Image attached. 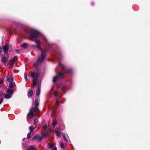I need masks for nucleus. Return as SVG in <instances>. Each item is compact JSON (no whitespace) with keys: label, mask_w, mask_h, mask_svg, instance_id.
<instances>
[{"label":"nucleus","mask_w":150,"mask_h":150,"mask_svg":"<svg viewBox=\"0 0 150 150\" xmlns=\"http://www.w3.org/2000/svg\"><path fill=\"white\" fill-rule=\"evenodd\" d=\"M35 43L36 45H32L31 47H34L35 49H37L40 50L41 51V57H39L38 60V63H41L44 60L45 57L46 55L47 50H42L40 47L41 45V42L38 40H36L35 41Z\"/></svg>","instance_id":"nucleus-1"},{"label":"nucleus","mask_w":150,"mask_h":150,"mask_svg":"<svg viewBox=\"0 0 150 150\" xmlns=\"http://www.w3.org/2000/svg\"><path fill=\"white\" fill-rule=\"evenodd\" d=\"M27 32L30 34V39L33 41L42 35L39 32L32 29H28L27 30Z\"/></svg>","instance_id":"nucleus-2"},{"label":"nucleus","mask_w":150,"mask_h":150,"mask_svg":"<svg viewBox=\"0 0 150 150\" xmlns=\"http://www.w3.org/2000/svg\"><path fill=\"white\" fill-rule=\"evenodd\" d=\"M39 75L40 73L38 71H32L30 73V76L32 79L33 88L37 84Z\"/></svg>","instance_id":"nucleus-3"},{"label":"nucleus","mask_w":150,"mask_h":150,"mask_svg":"<svg viewBox=\"0 0 150 150\" xmlns=\"http://www.w3.org/2000/svg\"><path fill=\"white\" fill-rule=\"evenodd\" d=\"M43 128V130L41 132V135L42 137H46L48 135L50 130L46 125L44 126Z\"/></svg>","instance_id":"nucleus-4"},{"label":"nucleus","mask_w":150,"mask_h":150,"mask_svg":"<svg viewBox=\"0 0 150 150\" xmlns=\"http://www.w3.org/2000/svg\"><path fill=\"white\" fill-rule=\"evenodd\" d=\"M64 74L62 72H60L58 74L57 76H54L53 79L52 81L54 82L56 81L59 78H62Z\"/></svg>","instance_id":"nucleus-5"},{"label":"nucleus","mask_w":150,"mask_h":150,"mask_svg":"<svg viewBox=\"0 0 150 150\" xmlns=\"http://www.w3.org/2000/svg\"><path fill=\"white\" fill-rule=\"evenodd\" d=\"M33 139L41 141L42 139V137L39 135L37 134L34 136L33 137Z\"/></svg>","instance_id":"nucleus-6"},{"label":"nucleus","mask_w":150,"mask_h":150,"mask_svg":"<svg viewBox=\"0 0 150 150\" xmlns=\"http://www.w3.org/2000/svg\"><path fill=\"white\" fill-rule=\"evenodd\" d=\"M37 85V89L36 90V95L37 96H39L40 93V86L38 84Z\"/></svg>","instance_id":"nucleus-7"},{"label":"nucleus","mask_w":150,"mask_h":150,"mask_svg":"<svg viewBox=\"0 0 150 150\" xmlns=\"http://www.w3.org/2000/svg\"><path fill=\"white\" fill-rule=\"evenodd\" d=\"M3 49L4 51V53L7 54L8 50V46L7 45H5L3 46Z\"/></svg>","instance_id":"nucleus-8"},{"label":"nucleus","mask_w":150,"mask_h":150,"mask_svg":"<svg viewBox=\"0 0 150 150\" xmlns=\"http://www.w3.org/2000/svg\"><path fill=\"white\" fill-rule=\"evenodd\" d=\"M33 112L32 109H30L29 112L28 114V116H29L30 119H32L33 117Z\"/></svg>","instance_id":"nucleus-9"},{"label":"nucleus","mask_w":150,"mask_h":150,"mask_svg":"<svg viewBox=\"0 0 150 150\" xmlns=\"http://www.w3.org/2000/svg\"><path fill=\"white\" fill-rule=\"evenodd\" d=\"M7 93L10 95H12V94H13L14 91L13 89H8L7 91Z\"/></svg>","instance_id":"nucleus-10"},{"label":"nucleus","mask_w":150,"mask_h":150,"mask_svg":"<svg viewBox=\"0 0 150 150\" xmlns=\"http://www.w3.org/2000/svg\"><path fill=\"white\" fill-rule=\"evenodd\" d=\"M8 58H6L5 56H2L1 57V61L3 63H4L7 61Z\"/></svg>","instance_id":"nucleus-11"},{"label":"nucleus","mask_w":150,"mask_h":150,"mask_svg":"<svg viewBox=\"0 0 150 150\" xmlns=\"http://www.w3.org/2000/svg\"><path fill=\"white\" fill-rule=\"evenodd\" d=\"M33 91L32 90H30L28 92V98H31L32 97Z\"/></svg>","instance_id":"nucleus-12"},{"label":"nucleus","mask_w":150,"mask_h":150,"mask_svg":"<svg viewBox=\"0 0 150 150\" xmlns=\"http://www.w3.org/2000/svg\"><path fill=\"white\" fill-rule=\"evenodd\" d=\"M39 98H36L35 99V106L36 107H38L39 105Z\"/></svg>","instance_id":"nucleus-13"},{"label":"nucleus","mask_w":150,"mask_h":150,"mask_svg":"<svg viewBox=\"0 0 150 150\" xmlns=\"http://www.w3.org/2000/svg\"><path fill=\"white\" fill-rule=\"evenodd\" d=\"M12 95L9 94H5V98L6 99H9L11 98Z\"/></svg>","instance_id":"nucleus-14"},{"label":"nucleus","mask_w":150,"mask_h":150,"mask_svg":"<svg viewBox=\"0 0 150 150\" xmlns=\"http://www.w3.org/2000/svg\"><path fill=\"white\" fill-rule=\"evenodd\" d=\"M7 81L10 83L11 82L13 81L12 77H7Z\"/></svg>","instance_id":"nucleus-15"},{"label":"nucleus","mask_w":150,"mask_h":150,"mask_svg":"<svg viewBox=\"0 0 150 150\" xmlns=\"http://www.w3.org/2000/svg\"><path fill=\"white\" fill-rule=\"evenodd\" d=\"M30 109L32 110V112H33L38 111V107H36L35 106L34 108H33L32 109Z\"/></svg>","instance_id":"nucleus-16"},{"label":"nucleus","mask_w":150,"mask_h":150,"mask_svg":"<svg viewBox=\"0 0 150 150\" xmlns=\"http://www.w3.org/2000/svg\"><path fill=\"white\" fill-rule=\"evenodd\" d=\"M61 133L60 132L57 131L56 132V134L57 136V137L58 138H60L61 137L60 136Z\"/></svg>","instance_id":"nucleus-17"},{"label":"nucleus","mask_w":150,"mask_h":150,"mask_svg":"<svg viewBox=\"0 0 150 150\" xmlns=\"http://www.w3.org/2000/svg\"><path fill=\"white\" fill-rule=\"evenodd\" d=\"M60 147L62 149H64L65 147L64 144L63 143H60Z\"/></svg>","instance_id":"nucleus-18"},{"label":"nucleus","mask_w":150,"mask_h":150,"mask_svg":"<svg viewBox=\"0 0 150 150\" xmlns=\"http://www.w3.org/2000/svg\"><path fill=\"white\" fill-rule=\"evenodd\" d=\"M24 78L25 79V80L26 81H27L28 80V78L27 74L26 72H25L24 73Z\"/></svg>","instance_id":"nucleus-19"},{"label":"nucleus","mask_w":150,"mask_h":150,"mask_svg":"<svg viewBox=\"0 0 150 150\" xmlns=\"http://www.w3.org/2000/svg\"><path fill=\"white\" fill-rule=\"evenodd\" d=\"M29 130H30V133L32 132L33 130V127L32 126H31L29 127Z\"/></svg>","instance_id":"nucleus-20"},{"label":"nucleus","mask_w":150,"mask_h":150,"mask_svg":"<svg viewBox=\"0 0 150 150\" xmlns=\"http://www.w3.org/2000/svg\"><path fill=\"white\" fill-rule=\"evenodd\" d=\"M29 150H36V149L35 147L32 146L29 149Z\"/></svg>","instance_id":"nucleus-21"},{"label":"nucleus","mask_w":150,"mask_h":150,"mask_svg":"<svg viewBox=\"0 0 150 150\" xmlns=\"http://www.w3.org/2000/svg\"><path fill=\"white\" fill-rule=\"evenodd\" d=\"M30 134H31L30 132H29L28 134H27V138L28 139H29V138H30Z\"/></svg>","instance_id":"nucleus-22"},{"label":"nucleus","mask_w":150,"mask_h":150,"mask_svg":"<svg viewBox=\"0 0 150 150\" xmlns=\"http://www.w3.org/2000/svg\"><path fill=\"white\" fill-rule=\"evenodd\" d=\"M38 119L37 118L35 119L34 120V124H37L38 123Z\"/></svg>","instance_id":"nucleus-23"},{"label":"nucleus","mask_w":150,"mask_h":150,"mask_svg":"<svg viewBox=\"0 0 150 150\" xmlns=\"http://www.w3.org/2000/svg\"><path fill=\"white\" fill-rule=\"evenodd\" d=\"M64 139L65 141L67 142L68 141L65 135L64 134Z\"/></svg>","instance_id":"nucleus-24"},{"label":"nucleus","mask_w":150,"mask_h":150,"mask_svg":"<svg viewBox=\"0 0 150 150\" xmlns=\"http://www.w3.org/2000/svg\"><path fill=\"white\" fill-rule=\"evenodd\" d=\"M27 46V44L25 43H24L22 45V47L23 48H25Z\"/></svg>","instance_id":"nucleus-25"},{"label":"nucleus","mask_w":150,"mask_h":150,"mask_svg":"<svg viewBox=\"0 0 150 150\" xmlns=\"http://www.w3.org/2000/svg\"><path fill=\"white\" fill-rule=\"evenodd\" d=\"M9 86L10 88H12L13 87V83H11V82L10 83Z\"/></svg>","instance_id":"nucleus-26"},{"label":"nucleus","mask_w":150,"mask_h":150,"mask_svg":"<svg viewBox=\"0 0 150 150\" xmlns=\"http://www.w3.org/2000/svg\"><path fill=\"white\" fill-rule=\"evenodd\" d=\"M56 122L53 121L52 123V126L54 127H55L56 125Z\"/></svg>","instance_id":"nucleus-27"},{"label":"nucleus","mask_w":150,"mask_h":150,"mask_svg":"<svg viewBox=\"0 0 150 150\" xmlns=\"http://www.w3.org/2000/svg\"><path fill=\"white\" fill-rule=\"evenodd\" d=\"M49 147L50 149H52L53 146V145L51 144H49Z\"/></svg>","instance_id":"nucleus-28"},{"label":"nucleus","mask_w":150,"mask_h":150,"mask_svg":"<svg viewBox=\"0 0 150 150\" xmlns=\"http://www.w3.org/2000/svg\"><path fill=\"white\" fill-rule=\"evenodd\" d=\"M3 99L2 98L0 99V105L2 103L3 101Z\"/></svg>","instance_id":"nucleus-29"},{"label":"nucleus","mask_w":150,"mask_h":150,"mask_svg":"<svg viewBox=\"0 0 150 150\" xmlns=\"http://www.w3.org/2000/svg\"><path fill=\"white\" fill-rule=\"evenodd\" d=\"M59 104V100H57L56 102V105H58Z\"/></svg>","instance_id":"nucleus-30"},{"label":"nucleus","mask_w":150,"mask_h":150,"mask_svg":"<svg viewBox=\"0 0 150 150\" xmlns=\"http://www.w3.org/2000/svg\"><path fill=\"white\" fill-rule=\"evenodd\" d=\"M57 91H55V92H54V95L55 96H57Z\"/></svg>","instance_id":"nucleus-31"},{"label":"nucleus","mask_w":150,"mask_h":150,"mask_svg":"<svg viewBox=\"0 0 150 150\" xmlns=\"http://www.w3.org/2000/svg\"><path fill=\"white\" fill-rule=\"evenodd\" d=\"M3 94V91L2 90L0 91V96H1Z\"/></svg>","instance_id":"nucleus-32"},{"label":"nucleus","mask_w":150,"mask_h":150,"mask_svg":"<svg viewBox=\"0 0 150 150\" xmlns=\"http://www.w3.org/2000/svg\"><path fill=\"white\" fill-rule=\"evenodd\" d=\"M59 66L60 67H62V64L61 63H59Z\"/></svg>","instance_id":"nucleus-33"},{"label":"nucleus","mask_w":150,"mask_h":150,"mask_svg":"<svg viewBox=\"0 0 150 150\" xmlns=\"http://www.w3.org/2000/svg\"><path fill=\"white\" fill-rule=\"evenodd\" d=\"M2 51V49L1 47H0V55H1V51Z\"/></svg>","instance_id":"nucleus-34"},{"label":"nucleus","mask_w":150,"mask_h":150,"mask_svg":"<svg viewBox=\"0 0 150 150\" xmlns=\"http://www.w3.org/2000/svg\"><path fill=\"white\" fill-rule=\"evenodd\" d=\"M15 52L17 53H19V50H16Z\"/></svg>","instance_id":"nucleus-35"},{"label":"nucleus","mask_w":150,"mask_h":150,"mask_svg":"<svg viewBox=\"0 0 150 150\" xmlns=\"http://www.w3.org/2000/svg\"><path fill=\"white\" fill-rule=\"evenodd\" d=\"M52 150H57V148L56 147H54L52 149Z\"/></svg>","instance_id":"nucleus-36"},{"label":"nucleus","mask_w":150,"mask_h":150,"mask_svg":"<svg viewBox=\"0 0 150 150\" xmlns=\"http://www.w3.org/2000/svg\"><path fill=\"white\" fill-rule=\"evenodd\" d=\"M11 61H12L13 62H14L15 60V59H11Z\"/></svg>","instance_id":"nucleus-37"},{"label":"nucleus","mask_w":150,"mask_h":150,"mask_svg":"<svg viewBox=\"0 0 150 150\" xmlns=\"http://www.w3.org/2000/svg\"><path fill=\"white\" fill-rule=\"evenodd\" d=\"M44 39H45V40H46V39L45 38V37H44Z\"/></svg>","instance_id":"nucleus-38"},{"label":"nucleus","mask_w":150,"mask_h":150,"mask_svg":"<svg viewBox=\"0 0 150 150\" xmlns=\"http://www.w3.org/2000/svg\"><path fill=\"white\" fill-rule=\"evenodd\" d=\"M25 139V138L23 139V141H24Z\"/></svg>","instance_id":"nucleus-39"}]
</instances>
